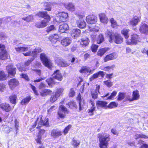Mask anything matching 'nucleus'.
<instances>
[{
    "label": "nucleus",
    "instance_id": "31",
    "mask_svg": "<svg viewBox=\"0 0 148 148\" xmlns=\"http://www.w3.org/2000/svg\"><path fill=\"white\" fill-rule=\"evenodd\" d=\"M49 125L48 121L47 120L43 121L41 119H40V122L38 123V125L37 128H40L42 125L47 126Z\"/></svg>",
    "mask_w": 148,
    "mask_h": 148
},
{
    "label": "nucleus",
    "instance_id": "2",
    "mask_svg": "<svg viewBox=\"0 0 148 148\" xmlns=\"http://www.w3.org/2000/svg\"><path fill=\"white\" fill-rule=\"evenodd\" d=\"M106 34L109 37V41L111 43L114 41L117 44H119L123 41V38L121 36L117 33L113 34L112 30H108Z\"/></svg>",
    "mask_w": 148,
    "mask_h": 148
},
{
    "label": "nucleus",
    "instance_id": "33",
    "mask_svg": "<svg viewBox=\"0 0 148 148\" xmlns=\"http://www.w3.org/2000/svg\"><path fill=\"white\" fill-rule=\"evenodd\" d=\"M103 36L101 34L97 36L96 42L97 43L100 44L102 43L104 40Z\"/></svg>",
    "mask_w": 148,
    "mask_h": 148
},
{
    "label": "nucleus",
    "instance_id": "42",
    "mask_svg": "<svg viewBox=\"0 0 148 148\" xmlns=\"http://www.w3.org/2000/svg\"><path fill=\"white\" fill-rule=\"evenodd\" d=\"M118 103H116L115 102H112L107 106V108L109 109H112L113 108L117 107Z\"/></svg>",
    "mask_w": 148,
    "mask_h": 148
},
{
    "label": "nucleus",
    "instance_id": "48",
    "mask_svg": "<svg viewBox=\"0 0 148 148\" xmlns=\"http://www.w3.org/2000/svg\"><path fill=\"white\" fill-rule=\"evenodd\" d=\"M110 22L111 24V26L113 28H114L117 26H119L117 25L116 21H115L113 18H112L110 19Z\"/></svg>",
    "mask_w": 148,
    "mask_h": 148
},
{
    "label": "nucleus",
    "instance_id": "15",
    "mask_svg": "<svg viewBox=\"0 0 148 148\" xmlns=\"http://www.w3.org/2000/svg\"><path fill=\"white\" fill-rule=\"evenodd\" d=\"M140 17L135 16L130 21V25L133 26L136 25L140 21Z\"/></svg>",
    "mask_w": 148,
    "mask_h": 148
},
{
    "label": "nucleus",
    "instance_id": "37",
    "mask_svg": "<svg viewBox=\"0 0 148 148\" xmlns=\"http://www.w3.org/2000/svg\"><path fill=\"white\" fill-rule=\"evenodd\" d=\"M31 99V98L30 97H27L22 99L21 102V103L23 105H26L29 103Z\"/></svg>",
    "mask_w": 148,
    "mask_h": 148
},
{
    "label": "nucleus",
    "instance_id": "40",
    "mask_svg": "<svg viewBox=\"0 0 148 148\" xmlns=\"http://www.w3.org/2000/svg\"><path fill=\"white\" fill-rule=\"evenodd\" d=\"M17 97L15 95H12L9 97V100L11 103L13 104H15L16 103Z\"/></svg>",
    "mask_w": 148,
    "mask_h": 148
},
{
    "label": "nucleus",
    "instance_id": "62",
    "mask_svg": "<svg viewBox=\"0 0 148 148\" xmlns=\"http://www.w3.org/2000/svg\"><path fill=\"white\" fill-rule=\"evenodd\" d=\"M30 85L31 86V88L32 89L34 94L36 95H38V92L36 90V87L35 86L32 85L31 84H30Z\"/></svg>",
    "mask_w": 148,
    "mask_h": 148
},
{
    "label": "nucleus",
    "instance_id": "38",
    "mask_svg": "<svg viewBox=\"0 0 148 148\" xmlns=\"http://www.w3.org/2000/svg\"><path fill=\"white\" fill-rule=\"evenodd\" d=\"M108 50L107 48H104L100 49L97 52V54L98 56H102Z\"/></svg>",
    "mask_w": 148,
    "mask_h": 148
},
{
    "label": "nucleus",
    "instance_id": "1",
    "mask_svg": "<svg viewBox=\"0 0 148 148\" xmlns=\"http://www.w3.org/2000/svg\"><path fill=\"white\" fill-rule=\"evenodd\" d=\"M37 14L39 16L43 17L45 20L36 23L35 26L38 28H43L45 27L47 25V23L50 20V16L47 14V12H39Z\"/></svg>",
    "mask_w": 148,
    "mask_h": 148
},
{
    "label": "nucleus",
    "instance_id": "52",
    "mask_svg": "<svg viewBox=\"0 0 148 148\" xmlns=\"http://www.w3.org/2000/svg\"><path fill=\"white\" fill-rule=\"evenodd\" d=\"M129 32V30L126 29H124L123 30L121 31V33L125 36V38L126 39L128 38L129 37L128 33Z\"/></svg>",
    "mask_w": 148,
    "mask_h": 148
},
{
    "label": "nucleus",
    "instance_id": "45",
    "mask_svg": "<svg viewBox=\"0 0 148 148\" xmlns=\"http://www.w3.org/2000/svg\"><path fill=\"white\" fill-rule=\"evenodd\" d=\"M92 71L89 68L86 67L82 68L80 71V72L81 73L89 72L92 73Z\"/></svg>",
    "mask_w": 148,
    "mask_h": 148
},
{
    "label": "nucleus",
    "instance_id": "27",
    "mask_svg": "<svg viewBox=\"0 0 148 148\" xmlns=\"http://www.w3.org/2000/svg\"><path fill=\"white\" fill-rule=\"evenodd\" d=\"M138 36L136 34H134L132 36L130 45H136L137 42Z\"/></svg>",
    "mask_w": 148,
    "mask_h": 148
},
{
    "label": "nucleus",
    "instance_id": "23",
    "mask_svg": "<svg viewBox=\"0 0 148 148\" xmlns=\"http://www.w3.org/2000/svg\"><path fill=\"white\" fill-rule=\"evenodd\" d=\"M62 135V132L57 130L53 129L51 132V135L54 138H56Z\"/></svg>",
    "mask_w": 148,
    "mask_h": 148
},
{
    "label": "nucleus",
    "instance_id": "47",
    "mask_svg": "<svg viewBox=\"0 0 148 148\" xmlns=\"http://www.w3.org/2000/svg\"><path fill=\"white\" fill-rule=\"evenodd\" d=\"M125 96V94L124 92H120L118 95L117 100L118 101H120L123 99Z\"/></svg>",
    "mask_w": 148,
    "mask_h": 148
},
{
    "label": "nucleus",
    "instance_id": "16",
    "mask_svg": "<svg viewBox=\"0 0 148 148\" xmlns=\"http://www.w3.org/2000/svg\"><path fill=\"white\" fill-rule=\"evenodd\" d=\"M139 30L141 33L148 35V25L145 24L142 25L140 27Z\"/></svg>",
    "mask_w": 148,
    "mask_h": 148
},
{
    "label": "nucleus",
    "instance_id": "20",
    "mask_svg": "<svg viewBox=\"0 0 148 148\" xmlns=\"http://www.w3.org/2000/svg\"><path fill=\"white\" fill-rule=\"evenodd\" d=\"M71 42V38L69 37H66L61 40V43L63 46L66 47L69 45Z\"/></svg>",
    "mask_w": 148,
    "mask_h": 148
},
{
    "label": "nucleus",
    "instance_id": "7",
    "mask_svg": "<svg viewBox=\"0 0 148 148\" xmlns=\"http://www.w3.org/2000/svg\"><path fill=\"white\" fill-rule=\"evenodd\" d=\"M5 48L4 45L0 44V59L3 60L7 58V52Z\"/></svg>",
    "mask_w": 148,
    "mask_h": 148
},
{
    "label": "nucleus",
    "instance_id": "10",
    "mask_svg": "<svg viewBox=\"0 0 148 148\" xmlns=\"http://www.w3.org/2000/svg\"><path fill=\"white\" fill-rule=\"evenodd\" d=\"M86 19L88 23L93 24L95 23L97 21V18L95 16L92 15L87 16Z\"/></svg>",
    "mask_w": 148,
    "mask_h": 148
},
{
    "label": "nucleus",
    "instance_id": "22",
    "mask_svg": "<svg viewBox=\"0 0 148 148\" xmlns=\"http://www.w3.org/2000/svg\"><path fill=\"white\" fill-rule=\"evenodd\" d=\"M0 107L6 112H8L11 110L10 105L5 103H3L0 105Z\"/></svg>",
    "mask_w": 148,
    "mask_h": 148
},
{
    "label": "nucleus",
    "instance_id": "49",
    "mask_svg": "<svg viewBox=\"0 0 148 148\" xmlns=\"http://www.w3.org/2000/svg\"><path fill=\"white\" fill-rule=\"evenodd\" d=\"M22 19L27 22H29L33 19V17L32 15H29L27 17L25 18H22Z\"/></svg>",
    "mask_w": 148,
    "mask_h": 148
},
{
    "label": "nucleus",
    "instance_id": "13",
    "mask_svg": "<svg viewBox=\"0 0 148 148\" xmlns=\"http://www.w3.org/2000/svg\"><path fill=\"white\" fill-rule=\"evenodd\" d=\"M52 76L53 78L60 81L62 80V76L58 70H57L54 72L52 74Z\"/></svg>",
    "mask_w": 148,
    "mask_h": 148
},
{
    "label": "nucleus",
    "instance_id": "14",
    "mask_svg": "<svg viewBox=\"0 0 148 148\" xmlns=\"http://www.w3.org/2000/svg\"><path fill=\"white\" fill-rule=\"evenodd\" d=\"M80 30L77 28L73 29L71 33L72 36L74 38H76L77 37L80 36Z\"/></svg>",
    "mask_w": 148,
    "mask_h": 148
},
{
    "label": "nucleus",
    "instance_id": "56",
    "mask_svg": "<svg viewBox=\"0 0 148 148\" xmlns=\"http://www.w3.org/2000/svg\"><path fill=\"white\" fill-rule=\"evenodd\" d=\"M6 76L4 73L2 71H0V80L5 79Z\"/></svg>",
    "mask_w": 148,
    "mask_h": 148
},
{
    "label": "nucleus",
    "instance_id": "6",
    "mask_svg": "<svg viewBox=\"0 0 148 148\" xmlns=\"http://www.w3.org/2000/svg\"><path fill=\"white\" fill-rule=\"evenodd\" d=\"M55 61L56 63L61 67H66L70 65L69 63L60 57H56L55 58Z\"/></svg>",
    "mask_w": 148,
    "mask_h": 148
},
{
    "label": "nucleus",
    "instance_id": "50",
    "mask_svg": "<svg viewBox=\"0 0 148 148\" xmlns=\"http://www.w3.org/2000/svg\"><path fill=\"white\" fill-rule=\"evenodd\" d=\"M55 93L53 94L51 96L50 99V101L53 102L55 101L59 97L57 96Z\"/></svg>",
    "mask_w": 148,
    "mask_h": 148
},
{
    "label": "nucleus",
    "instance_id": "61",
    "mask_svg": "<svg viewBox=\"0 0 148 148\" xmlns=\"http://www.w3.org/2000/svg\"><path fill=\"white\" fill-rule=\"evenodd\" d=\"M71 125H69L65 128L63 131V132L64 135H66L68 133V131L71 128Z\"/></svg>",
    "mask_w": 148,
    "mask_h": 148
},
{
    "label": "nucleus",
    "instance_id": "17",
    "mask_svg": "<svg viewBox=\"0 0 148 148\" xmlns=\"http://www.w3.org/2000/svg\"><path fill=\"white\" fill-rule=\"evenodd\" d=\"M69 27L68 25L66 23H64L61 25L59 26V32L60 33L65 32V31L68 30Z\"/></svg>",
    "mask_w": 148,
    "mask_h": 148
},
{
    "label": "nucleus",
    "instance_id": "32",
    "mask_svg": "<svg viewBox=\"0 0 148 148\" xmlns=\"http://www.w3.org/2000/svg\"><path fill=\"white\" fill-rule=\"evenodd\" d=\"M89 42V40L88 38H85L81 39L80 44L82 46L86 47L88 45Z\"/></svg>",
    "mask_w": 148,
    "mask_h": 148
},
{
    "label": "nucleus",
    "instance_id": "58",
    "mask_svg": "<svg viewBox=\"0 0 148 148\" xmlns=\"http://www.w3.org/2000/svg\"><path fill=\"white\" fill-rule=\"evenodd\" d=\"M98 46L96 45L93 44L91 47V49L92 51L94 52H96L98 48Z\"/></svg>",
    "mask_w": 148,
    "mask_h": 148
},
{
    "label": "nucleus",
    "instance_id": "43",
    "mask_svg": "<svg viewBox=\"0 0 148 148\" xmlns=\"http://www.w3.org/2000/svg\"><path fill=\"white\" fill-rule=\"evenodd\" d=\"M46 82L49 86H52L55 84L54 79L51 78H50L46 79Z\"/></svg>",
    "mask_w": 148,
    "mask_h": 148
},
{
    "label": "nucleus",
    "instance_id": "25",
    "mask_svg": "<svg viewBox=\"0 0 148 148\" xmlns=\"http://www.w3.org/2000/svg\"><path fill=\"white\" fill-rule=\"evenodd\" d=\"M107 103V102L104 101H98L96 102V106L97 108H98L100 107L106 108H107L106 106Z\"/></svg>",
    "mask_w": 148,
    "mask_h": 148
},
{
    "label": "nucleus",
    "instance_id": "24",
    "mask_svg": "<svg viewBox=\"0 0 148 148\" xmlns=\"http://www.w3.org/2000/svg\"><path fill=\"white\" fill-rule=\"evenodd\" d=\"M101 22L103 23L107 24L108 21V18L106 15L104 13L99 14Z\"/></svg>",
    "mask_w": 148,
    "mask_h": 148
},
{
    "label": "nucleus",
    "instance_id": "54",
    "mask_svg": "<svg viewBox=\"0 0 148 148\" xmlns=\"http://www.w3.org/2000/svg\"><path fill=\"white\" fill-rule=\"evenodd\" d=\"M104 84L108 87H110L113 85V83L110 80H107L104 81Z\"/></svg>",
    "mask_w": 148,
    "mask_h": 148
},
{
    "label": "nucleus",
    "instance_id": "44",
    "mask_svg": "<svg viewBox=\"0 0 148 148\" xmlns=\"http://www.w3.org/2000/svg\"><path fill=\"white\" fill-rule=\"evenodd\" d=\"M17 68L18 69L19 71L21 72L26 71L27 70V68L25 67L21 66V64L20 63H18L16 65Z\"/></svg>",
    "mask_w": 148,
    "mask_h": 148
},
{
    "label": "nucleus",
    "instance_id": "9",
    "mask_svg": "<svg viewBox=\"0 0 148 148\" xmlns=\"http://www.w3.org/2000/svg\"><path fill=\"white\" fill-rule=\"evenodd\" d=\"M68 113L67 109L63 105H61L60 106L59 108V111L58 114L60 117L62 118L64 116V114Z\"/></svg>",
    "mask_w": 148,
    "mask_h": 148
},
{
    "label": "nucleus",
    "instance_id": "63",
    "mask_svg": "<svg viewBox=\"0 0 148 148\" xmlns=\"http://www.w3.org/2000/svg\"><path fill=\"white\" fill-rule=\"evenodd\" d=\"M34 60V58H33L32 60H29L25 62L24 66H25V67L27 68L26 66H28L31 63L32 61Z\"/></svg>",
    "mask_w": 148,
    "mask_h": 148
},
{
    "label": "nucleus",
    "instance_id": "51",
    "mask_svg": "<svg viewBox=\"0 0 148 148\" xmlns=\"http://www.w3.org/2000/svg\"><path fill=\"white\" fill-rule=\"evenodd\" d=\"M63 90L64 89L62 88H58L55 93L57 95V96L59 97L63 92Z\"/></svg>",
    "mask_w": 148,
    "mask_h": 148
},
{
    "label": "nucleus",
    "instance_id": "19",
    "mask_svg": "<svg viewBox=\"0 0 148 148\" xmlns=\"http://www.w3.org/2000/svg\"><path fill=\"white\" fill-rule=\"evenodd\" d=\"M140 98L139 91L136 90L133 92L132 97L130 99V101L138 99Z\"/></svg>",
    "mask_w": 148,
    "mask_h": 148
},
{
    "label": "nucleus",
    "instance_id": "53",
    "mask_svg": "<svg viewBox=\"0 0 148 148\" xmlns=\"http://www.w3.org/2000/svg\"><path fill=\"white\" fill-rule=\"evenodd\" d=\"M44 5L46 8L45 9V10L51 11V6L50 3H45Z\"/></svg>",
    "mask_w": 148,
    "mask_h": 148
},
{
    "label": "nucleus",
    "instance_id": "29",
    "mask_svg": "<svg viewBox=\"0 0 148 148\" xmlns=\"http://www.w3.org/2000/svg\"><path fill=\"white\" fill-rule=\"evenodd\" d=\"M18 83V81L15 79H10L9 82V85L11 88L16 86Z\"/></svg>",
    "mask_w": 148,
    "mask_h": 148
},
{
    "label": "nucleus",
    "instance_id": "57",
    "mask_svg": "<svg viewBox=\"0 0 148 148\" xmlns=\"http://www.w3.org/2000/svg\"><path fill=\"white\" fill-rule=\"evenodd\" d=\"M75 92L74 91V89L73 88H71L70 89L69 94V97H73L75 96Z\"/></svg>",
    "mask_w": 148,
    "mask_h": 148
},
{
    "label": "nucleus",
    "instance_id": "28",
    "mask_svg": "<svg viewBox=\"0 0 148 148\" xmlns=\"http://www.w3.org/2000/svg\"><path fill=\"white\" fill-rule=\"evenodd\" d=\"M116 58V54L115 53L110 54L107 55L104 58V61L107 62L108 61L113 60Z\"/></svg>",
    "mask_w": 148,
    "mask_h": 148
},
{
    "label": "nucleus",
    "instance_id": "18",
    "mask_svg": "<svg viewBox=\"0 0 148 148\" xmlns=\"http://www.w3.org/2000/svg\"><path fill=\"white\" fill-rule=\"evenodd\" d=\"M104 75V72L103 71H99L97 73L94 74L90 78V81L94 79H95L98 77L100 76L101 77H103Z\"/></svg>",
    "mask_w": 148,
    "mask_h": 148
},
{
    "label": "nucleus",
    "instance_id": "64",
    "mask_svg": "<svg viewBox=\"0 0 148 148\" xmlns=\"http://www.w3.org/2000/svg\"><path fill=\"white\" fill-rule=\"evenodd\" d=\"M69 60L71 62H74L75 61V58L72 56H70L68 58Z\"/></svg>",
    "mask_w": 148,
    "mask_h": 148
},
{
    "label": "nucleus",
    "instance_id": "21",
    "mask_svg": "<svg viewBox=\"0 0 148 148\" xmlns=\"http://www.w3.org/2000/svg\"><path fill=\"white\" fill-rule=\"evenodd\" d=\"M52 92V91L49 89H42L40 92V95L42 97H45L50 95Z\"/></svg>",
    "mask_w": 148,
    "mask_h": 148
},
{
    "label": "nucleus",
    "instance_id": "30",
    "mask_svg": "<svg viewBox=\"0 0 148 148\" xmlns=\"http://www.w3.org/2000/svg\"><path fill=\"white\" fill-rule=\"evenodd\" d=\"M65 7L68 10L73 11L75 10V7L72 3H68L64 4Z\"/></svg>",
    "mask_w": 148,
    "mask_h": 148
},
{
    "label": "nucleus",
    "instance_id": "3",
    "mask_svg": "<svg viewBox=\"0 0 148 148\" xmlns=\"http://www.w3.org/2000/svg\"><path fill=\"white\" fill-rule=\"evenodd\" d=\"M99 141V145L100 148H107L108 142L110 141V136L106 135L105 136L100 134L98 135Z\"/></svg>",
    "mask_w": 148,
    "mask_h": 148
},
{
    "label": "nucleus",
    "instance_id": "39",
    "mask_svg": "<svg viewBox=\"0 0 148 148\" xmlns=\"http://www.w3.org/2000/svg\"><path fill=\"white\" fill-rule=\"evenodd\" d=\"M56 30V28L53 25H51L47 28L46 31L48 33H50Z\"/></svg>",
    "mask_w": 148,
    "mask_h": 148
},
{
    "label": "nucleus",
    "instance_id": "4",
    "mask_svg": "<svg viewBox=\"0 0 148 148\" xmlns=\"http://www.w3.org/2000/svg\"><path fill=\"white\" fill-rule=\"evenodd\" d=\"M40 57L43 63L49 69L52 68V63L48 57L45 53H41L40 54Z\"/></svg>",
    "mask_w": 148,
    "mask_h": 148
},
{
    "label": "nucleus",
    "instance_id": "26",
    "mask_svg": "<svg viewBox=\"0 0 148 148\" xmlns=\"http://www.w3.org/2000/svg\"><path fill=\"white\" fill-rule=\"evenodd\" d=\"M97 87L95 90L93 91H91V95L92 98L94 99H95L97 98L98 96V94L99 93V89L100 88V86L97 85Z\"/></svg>",
    "mask_w": 148,
    "mask_h": 148
},
{
    "label": "nucleus",
    "instance_id": "12",
    "mask_svg": "<svg viewBox=\"0 0 148 148\" xmlns=\"http://www.w3.org/2000/svg\"><path fill=\"white\" fill-rule=\"evenodd\" d=\"M6 69L9 75L14 76L16 73V68L12 65L7 66Z\"/></svg>",
    "mask_w": 148,
    "mask_h": 148
},
{
    "label": "nucleus",
    "instance_id": "5",
    "mask_svg": "<svg viewBox=\"0 0 148 148\" xmlns=\"http://www.w3.org/2000/svg\"><path fill=\"white\" fill-rule=\"evenodd\" d=\"M76 17L78 18L77 19L76 23L77 26L80 28H83L86 26V23L83 19V16L79 14H75Z\"/></svg>",
    "mask_w": 148,
    "mask_h": 148
},
{
    "label": "nucleus",
    "instance_id": "55",
    "mask_svg": "<svg viewBox=\"0 0 148 148\" xmlns=\"http://www.w3.org/2000/svg\"><path fill=\"white\" fill-rule=\"evenodd\" d=\"M73 140L72 144L75 147H77L79 145L80 142L78 140H75L73 139Z\"/></svg>",
    "mask_w": 148,
    "mask_h": 148
},
{
    "label": "nucleus",
    "instance_id": "41",
    "mask_svg": "<svg viewBox=\"0 0 148 148\" xmlns=\"http://www.w3.org/2000/svg\"><path fill=\"white\" fill-rule=\"evenodd\" d=\"M114 67V65H113L110 66H106L101 69L106 71H111L113 70Z\"/></svg>",
    "mask_w": 148,
    "mask_h": 148
},
{
    "label": "nucleus",
    "instance_id": "34",
    "mask_svg": "<svg viewBox=\"0 0 148 148\" xmlns=\"http://www.w3.org/2000/svg\"><path fill=\"white\" fill-rule=\"evenodd\" d=\"M59 37L58 35L56 34H54V36H52L50 37L49 39L51 42L55 43L57 41V40L58 39Z\"/></svg>",
    "mask_w": 148,
    "mask_h": 148
},
{
    "label": "nucleus",
    "instance_id": "46",
    "mask_svg": "<svg viewBox=\"0 0 148 148\" xmlns=\"http://www.w3.org/2000/svg\"><path fill=\"white\" fill-rule=\"evenodd\" d=\"M14 130L16 132V134H17L18 132L19 122L17 119H16L14 121Z\"/></svg>",
    "mask_w": 148,
    "mask_h": 148
},
{
    "label": "nucleus",
    "instance_id": "8",
    "mask_svg": "<svg viewBox=\"0 0 148 148\" xmlns=\"http://www.w3.org/2000/svg\"><path fill=\"white\" fill-rule=\"evenodd\" d=\"M42 49L40 48H38L35 49L32 52L31 51H29L26 53H23V55L25 56H31L33 57H35L36 56V54L38 53L41 52Z\"/></svg>",
    "mask_w": 148,
    "mask_h": 148
},
{
    "label": "nucleus",
    "instance_id": "11",
    "mask_svg": "<svg viewBox=\"0 0 148 148\" xmlns=\"http://www.w3.org/2000/svg\"><path fill=\"white\" fill-rule=\"evenodd\" d=\"M60 21L64 22L67 20L68 19V14L64 12L59 13L57 15Z\"/></svg>",
    "mask_w": 148,
    "mask_h": 148
},
{
    "label": "nucleus",
    "instance_id": "59",
    "mask_svg": "<svg viewBox=\"0 0 148 148\" xmlns=\"http://www.w3.org/2000/svg\"><path fill=\"white\" fill-rule=\"evenodd\" d=\"M117 94V92L115 91H114L111 93L110 96H109L107 99H111L114 98V97Z\"/></svg>",
    "mask_w": 148,
    "mask_h": 148
},
{
    "label": "nucleus",
    "instance_id": "35",
    "mask_svg": "<svg viewBox=\"0 0 148 148\" xmlns=\"http://www.w3.org/2000/svg\"><path fill=\"white\" fill-rule=\"evenodd\" d=\"M16 51L18 52L25 51L28 50V48L25 47H15Z\"/></svg>",
    "mask_w": 148,
    "mask_h": 148
},
{
    "label": "nucleus",
    "instance_id": "60",
    "mask_svg": "<svg viewBox=\"0 0 148 148\" xmlns=\"http://www.w3.org/2000/svg\"><path fill=\"white\" fill-rule=\"evenodd\" d=\"M95 107H94L93 108H91L88 110V113L89 115L92 116L93 115V112L95 111Z\"/></svg>",
    "mask_w": 148,
    "mask_h": 148
},
{
    "label": "nucleus",
    "instance_id": "36",
    "mask_svg": "<svg viewBox=\"0 0 148 148\" xmlns=\"http://www.w3.org/2000/svg\"><path fill=\"white\" fill-rule=\"evenodd\" d=\"M67 105L69 106V107L71 109L77 108V106L75 102L74 101H71L69 102Z\"/></svg>",
    "mask_w": 148,
    "mask_h": 148
}]
</instances>
